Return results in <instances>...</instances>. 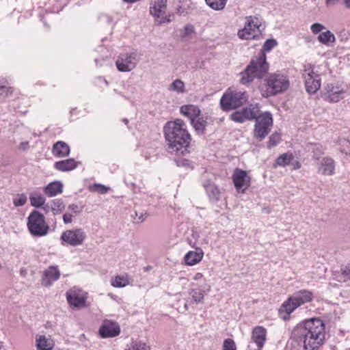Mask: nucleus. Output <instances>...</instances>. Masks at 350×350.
I'll use <instances>...</instances> for the list:
<instances>
[{
    "instance_id": "f257e3e1",
    "label": "nucleus",
    "mask_w": 350,
    "mask_h": 350,
    "mask_svg": "<svg viewBox=\"0 0 350 350\" xmlns=\"http://www.w3.org/2000/svg\"><path fill=\"white\" fill-rule=\"evenodd\" d=\"M163 133L168 152L175 154L189 152L191 137L183 120L176 119L166 122L163 126Z\"/></svg>"
},
{
    "instance_id": "f03ea898",
    "label": "nucleus",
    "mask_w": 350,
    "mask_h": 350,
    "mask_svg": "<svg viewBox=\"0 0 350 350\" xmlns=\"http://www.w3.org/2000/svg\"><path fill=\"white\" fill-rule=\"evenodd\" d=\"M293 334L304 350H317L323 343L325 324L319 319H307L294 328Z\"/></svg>"
},
{
    "instance_id": "7ed1b4c3",
    "label": "nucleus",
    "mask_w": 350,
    "mask_h": 350,
    "mask_svg": "<svg viewBox=\"0 0 350 350\" xmlns=\"http://www.w3.org/2000/svg\"><path fill=\"white\" fill-rule=\"evenodd\" d=\"M269 70V64L266 62V55L261 53L258 57L253 58L245 69L241 72L240 83L247 85L255 78H262Z\"/></svg>"
},
{
    "instance_id": "20e7f679",
    "label": "nucleus",
    "mask_w": 350,
    "mask_h": 350,
    "mask_svg": "<svg viewBox=\"0 0 350 350\" xmlns=\"http://www.w3.org/2000/svg\"><path fill=\"white\" fill-rule=\"evenodd\" d=\"M313 294L308 290H301L293 294L286 301H285L280 308L279 314L284 320L289 319L290 314L300 306L312 301Z\"/></svg>"
},
{
    "instance_id": "39448f33",
    "label": "nucleus",
    "mask_w": 350,
    "mask_h": 350,
    "mask_svg": "<svg viewBox=\"0 0 350 350\" xmlns=\"http://www.w3.org/2000/svg\"><path fill=\"white\" fill-rule=\"evenodd\" d=\"M288 77L278 73H271L265 79L266 90L262 93L263 97L268 98L286 91L289 87Z\"/></svg>"
},
{
    "instance_id": "423d86ee",
    "label": "nucleus",
    "mask_w": 350,
    "mask_h": 350,
    "mask_svg": "<svg viewBox=\"0 0 350 350\" xmlns=\"http://www.w3.org/2000/svg\"><path fill=\"white\" fill-rule=\"evenodd\" d=\"M349 88L341 81L327 83L321 91L322 98L329 103H335L344 99L348 94Z\"/></svg>"
},
{
    "instance_id": "0eeeda50",
    "label": "nucleus",
    "mask_w": 350,
    "mask_h": 350,
    "mask_svg": "<svg viewBox=\"0 0 350 350\" xmlns=\"http://www.w3.org/2000/svg\"><path fill=\"white\" fill-rule=\"evenodd\" d=\"M272 114L269 111L262 112L255 120L253 137L258 142L262 141L270 133L273 127Z\"/></svg>"
},
{
    "instance_id": "6e6552de",
    "label": "nucleus",
    "mask_w": 350,
    "mask_h": 350,
    "mask_svg": "<svg viewBox=\"0 0 350 350\" xmlns=\"http://www.w3.org/2000/svg\"><path fill=\"white\" fill-rule=\"evenodd\" d=\"M167 0H150L149 14L154 18V23L161 25L172 22L171 14H167Z\"/></svg>"
},
{
    "instance_id": "1a4fd4ad",
    "label": "nucleus",
    "mask_w": 350,
    "mask_h": 350,
    "mask_svg": "<svg viewBox=\"0 0 350 350\" xmlns=\"http://www.w3.org/2000/svg\"><path fill=\"white\" fill-rule=\"evenodd\" d=\"M247 100L245 92L227 91L220 99V105L224 111H230L243 105Z\"/></svg>"
},
{
    "instance_id": "9d476101",
    "label": "nucleus",
    "mask_w": 350,
    "mask_h": 350,
    "mask_svg": "<svg viewBox=\"0 0 350 350\" xmlns=\"http://www.w3.org/2000/svg\"><path fill=\"white\" fill-rule=\"evenodd\" d=\"M27 227L30 233L35 237L45 236L49 230L44 216L37 211H32L29 215Z\"/></svg>"
},
{
    "instance_id": "9b49d317",
    "label": "nucleus",
    "mask_w": 350,
    "mask_h": 350,
    "mask_svg": "<svg viewBox=\"0 0 350 350\" xmlns=\"http://www.w3.org/2000/svg\"><path fill=\"white\" fill-rule=\"evenodd\" d=\"M139 61V55L137 51L121 53L116 61V66L120 72H130L133 70Z\"/></svg>"
},
{
    "instance_id": "f8f14e48",
    "label": "nucleus",
    "mask_w": 350,
    "mask_h": 350,
    "mask_svg": "<svg viewBox=\"0 0 350 350\" xmlns=\"http://www.w3.org/2000/svg\"><path fill=\"white\" fill-rule=\"evenodd\" d=\"M258 104H250L241 110L233 112L230 115V119L238 123H243L246 120H256L261 113Z\"/></svg>"
},
{
    "instance_id": "ddd939ff",
    "label": "nucleus",
    "mask_w": 350,
    "mask_h": 350,
    "mask_svg": "<svg viewBox=\"0 0 350 350\" xmlns=\"http://www.w3.org/2000/svg\"><path fill=\"white\" fill-rule=\"evenodd\" d=\"M303 77L306 91L312 94H314L321 87L319 75L314 72V68L311 65H305Z\"/></svg>"
},
{
    "instance_id": "4468645a",
    "label": "nucleus",
    "mask_w": 350,
    "mask_h": 350,
    "mask_svg": "<svg viewBox=\"0 0 350 350\" xmlns=\"http://www.w3.org/2000/svg\"><path fill=\"white\" fill-rule=\"evenodd\" d=\"M260 26L258 18L248 16L244 28L238 31V36L243 40L255 39L260 34Z\"/></svg>"
},
{
    "instance_id": "2eb2a0df",
    "label": "nucleus",
    "mask_w": 350,
    "mask_h": 350,
    "mask_svg": "<svg viewBox=\"0 0 350 350\" xmlns=\"http://www.w3.org/2000/svg\"><path fill=\"white\" fill-rule=\"evenodd\" d=\"M85 238L86 234L83 229L75 228L64 231L60 239L70 246L76 247L82 245Z\"/></svg>"
},
{
    "instance_id": "dca6fc26",
    "label": "nucleus",
    "mask_w": 350,
    "mask_h": 350,
    "mask_svg": "<svg viewBox=\"0 0 350 350\" xmlns=\"http://www.w3.org/2000/svg\"><path fill=\"white\" fill-rule=\"evenodd\" d=\"M232 180L238 192L244 193L250 186L251 178L243 170L236 168L232 174Z\"/></svg>"
},
{
    "instance_id": "f3484780",
    "label": "nucleus",
    "mask_w": 350,
    "mask_h": 350,
    "mask_svg": "<svg viewBox=\"0 0 350 350\" xmlns=\"http://www.w3.org/2000/svg\"><path fill=\"white\" fill-rule=\"evenodd\" d=\"M68 304L76 308H82L85 306V301L88 298L87 293L77 288H72L66 293Z\"/></svg>"
},
{
    "instance_id": "a211bd4d",
    "label": "nucleus",
    "mask_w": 350,
    "mask_h": 350,
    "mask_svg": "<svg viewBox=\"0 0 350 350\" xmlns=\"http://www.w3.org/2000/svg\"><path fill=\"white\" fill-rule=\"evenodd\" d=\"M120 333V327L116 321L105 319L99 328L98 334L103 338H113Z\"/></svg>"
},
{
    "instance_id": "6ab92c4d",
    "label": "nucleus",
    "mask_w": 350,
    "mask_h": 350,
    "mask_svg": "<svg viewBox=\"0 0 350 350\" xmlns=\"http://www.w3.org/2000/svg\"><path fill=\"white\" fill-rule=\"evenodd\" d=\"M60 277V271L57 266H50L44 272L41 278V284L49 287Z\"/></svg>"
},
{
    "instance_id": "aec40b11",
    "label": "nucleus",
    "mask_w": 350,
    "mask_h": 350,
    "mask_svg": "<svg viewBox=\"0 0 350 350\" xmlns=\"http://www.w3.org/2000/svg\"><path fill=\"white\" fill-rule=\"evenodd\" d=\"M191 288L189 293L191 297V302L196 304L202 303L204 299V296L210 291V286L205 285L201 286H196L194 283L191 284Z\"/></svg>"
},
{
    "instance_id": "412c9836",
    "label": "nucleus",
    "mask_w": 350,
    "mask_h": 350,
    "mask_svg": "<svg viewBox=\"0 0 350 350\" xmlns=\"http://www.w3.org/2000/svg\"><path fill=\"white\" fill-rule=\"evenodd\" d=\"M251 339L258 350H261L267 340V329L262 326H256L253 328Z\"/></svg>"
},
{
    "instance_id": "4be33fe9",
    "label": "nucleus",
    "mask_w": 350,
    "mask_h": 350,
    "mask_svg": "<svg viewBox=\"0 0 350 350\" xmlns=\"http://www.w3.org/2000/svg\"><path fill=\"white\" fill-rule=\"evenodd\" d=\"M319 173L323 176H332L335 171V162L330 157L323 158L318 168Z\"/></svg>"
},
{
    "instance_id": "5701e85b",
    "label": "nucleus",
    "mask_w": 350,
    "mask_h": 350,
    "mask_svg": "<svg viewBox=\"0 0 350 350\" xmlns=\"http://www.w3.org/2000/svg\"><path fill=\"white\" fill-rule=\"evenodd\" d=\"M203 256L202 250L196 248L194 251L187 252L184 257V260L187 265L192 266L200 262Z\"/></svg>"
},
{
    "instance_id": "b1692460",
    "label": "nucleus",
    "mask_w": 350,
    "mask_h": 350,
    "mask_svg": "<svg viewBox=\"0 0 350 350\" xmlns=\"http://www.w3.org/2000/svg\"><path fill=\"white\" fill-rule=\"evenodd\" d=\"M203 186L211 201L217 202L220 198V191L217 186L211 180H206Z\"/></svg>"
},
{
    "instance_id": "393cba45",
    "label": "nucleus",
    "mask_w": 350,
    "mask_h": 350,
    "mask_svg": "<svg viewBox=\"0 0 350 350\" xmlns=\"http://www.w3.org/2000/svg\"><path fill=\"white\" fill-rule=\"evenodd\" d=\"M70 147L68 145L62 141H59L54 144L53 146L52 152L53 154L56 157H65L70 153Z\"/></svg>"
},
{
    "instance_id": "a878e982",
    "label": "nucleus",
    "mask_w": 350,
    "mask_h": 350,
    "mask_svg": "<svg viewBox=\"0 0 350 350\" xmlns=\"http://www.w3.org/2000/svg\"><path fill=\"white\" fill-rule=\"evenodd\" d=\"M78 163L74 159H68L55 162L54 167L59 171L68 172L75 169Z\"/></svg>"
},
{
    "instance_id": "bb28decb",
    "label": "nucleus",
    "mask_w": 350,
    "mask_h": 350,
    "mask_svg": "<svg viewBox=\"0 0 350 350\" xmlns=\"http://www.w3.org/2000/svg\"><path fill=\"white\" fill-rule=\"evenodd\" d=\"M180 111V113L187 117L191 122L200 116L201 113L200 109L197 106L193 105L182 106Z\"/></svg>"
},
{
    "instance_id": "cd10ccee",
    "label": "nucleus",
    "mask_w": 350,
    "mask_h": 350,
    "mask_svg": "<svg viewBox=\"0 0 350 350\" xmlns=\"http://www.w3.org/2000/svg\"><path fill=\"white\" fill-rule=\"evenodd\" d=\"M63 185L59 181H55L48 184L44 187V193L49 197H53L62 192Z\"/></svg>"
},
{
    "instance_id": "c85d7f7f",
    "label": "nucleus",
    "mask_w": 350,
    "mask_h": 350,
    "mask_svg": "<svg viewBox=\"0 0 350 350\" xmlns=\"http://www.w3.org/2000/svg\"><path fill=\"white\" fill-rule=\"evenodd\" d=\"M36 342V347L38 350H52V344L44 335L37 336Z\"/></svg>"
},
{
    "instance_id": "c756f323",
    "label": "nucleus",
    "mask_w": 350,
    "mask_h": 350,
    "mask_svg": "<svg viewBox=\"0 0 350 350\" xmlns=\"http://www.w3.org/2000/svg\"><path fill=\"white\" fill-rule=\"evenodd\" d=\"M129 284L127 275H119L111 280V284L116 288H122L126 286Z\"/></svg>"
},
{
    "instance_id": "7c9ffc66",
    "label": "nucleus",
    "mask_w": 350,
    "mask_h": 350,
    "mask_svg": "<svg viewBox=\"0 0 350 350\" xmlns=\"http://www.w3.org/2000/svg\"><path fill=\"white\" fill-rule=\"evenodd\" d=\"M334 278L339 282H345L350 280V269L347 267L342 268L340 271L335 272Z\"/></svg>"
},
{
    "instance_id": "2f4dec72",
    "label": "nucleus",
    "mask_w": 350,
    "mask_h": 350,
    "mask_svg": "<svg viewBox=\"0 0 350 350\" xmlns=\"http://www.w3.org/2000/svg\"><path fill=\"white\" fill-rule=\"evenodd\" d=\"M335 40L334 35L330 31L323 32L318 36V40L325 45H329V43L334 42Z\"/></svg>"
},
{
    "instance_id": "473e14b6",
    "label": "nucleus",
    "mask_w": 350,
    "mask_h": 350,
    "mask_svg": "<svg viewBox=\"0 0 350 350\" xmlns=\"http://www.w3.org/2000/svg\"><path fill=\"white\" fill-rule=\"evenodd\" d=\"M228 0H205L206 3L213 10L220 11L224 9Z\"/></svg>"
},
{
    "instance_id": "72a5a7b5",
    "label": "nucleus",
    "mask_w": 350,
    "mask_h": 350,
    "mask_svg": "<svg viewBox=\"0 0 350 350\" xmlns=\"http://www.w3.org/2000/svg\"><path fill=\"white\" fill-rule=\"evenodd\" d=\"M185 83L180 79L174 80L169 86L168 90L171 92H176L178 94L184 93L185 92Z\"/></svg>"
},
{
    "instance_id": "f704fd0d",
    "label": "nucleus",
    "mask_w": 350,
    "mask_h": 350,
    "mask_svg": "<svg viewBox=\"0 0 350 350\" xmlns=\"http://www.w3.org/2000/svg\"><path fill=\"white\" fill-rule=\"evenodd\" d=\"M293 159L294 157L292 153H284L277 158L275 164L284 167L288 165Z\"/></svg>"
},
{
    "instance_id": "c9c22d12",
    "label": "nucleus",
    "mask_w": 350,
    "mask_h": 350,
    "mask_svg": "<svg viewBox=\"0 0 350 350\" xmlns=\"http://www.w3.org/2000/svg\"><path fill=\"white\" fill-rule=\"evenodd\" d=\"M192 126L198 133H203L206 126V122L203 118L198 116L191 122Z\"/></svg>"
},
{
    "instance_id": "e433bc0d",
    "label": "nucleus",
    "mask_w": 350,
    "mask_h": 350,
    "mask_svg": "<svg viewBox=\"0 0 350 350\" xmlns=\"http://www.w3.org/2000/svg\"><path fill=\"white\" fill-rule=\"evenodd\" d=\"M29 199L31 204L35 207H40L45 202V198L40 194H31Z\"/></svg>"
},
{
    "instance_id": "4c0bfd02",
    "label": "nucleus",
    "mask_w": 350,
    "mask_h": 350,
    "mask_svg": "<svg viewBox=\"0 0 350 350\" xmlns=\"http://www.w3.org/2000/svg\"><path fill=\"white\" fill-rule=\"evenodd\" d=\"M51 207L53 214L57 215L62 212L65 205L62 200L55 199L51 202Z\"/></svg>"
},
{
    "instance_id": "58836bf2",
    "label": "nucleus",
    "mask_w": 350,
    "mask_h": 350,
    "mask_svg": "<svg viewBox=\"0 0 350 350\" xmlns=\"http://www.w3.org/2000/svg\"><path fill=\"white\" fill-rule=\"evenodd\" d=\"M88 189L91 192H96L100 194H105L107 193L110 189L109 187L99 183H94L91 185L89 186Z\"/></svg>"
},
{
    "instance_id": "ea45409f",
    "label": "nucleus",
    "mask_w": 350,
    "mask_h": 350,
    "mask_svg": "<svg viewBox=\"0 0 350 350\" xmlns=\"http://www.w3.org/2000/svg\"><path fill=\"white\" fill-rule=\"evenodd\" d=\"M281 141V135L279 133L275 132L271 135L267 142V148H271L278 145Z\"/></svg>"
},
{
    "instance_id": "a19ab883",
    "label": "nucleus",
    "mask_w": 350,
    "mask_h": 350,
    "mask_svg": "<svg viewBox=\"0 0 350 350\" xmlns=\"http://www.w3.org/2000/svg\"><path fill=\"white\" fill-rule=\"evenodd\" d=\"M129 350H150V347L142 342H133L129 347Z\"/></svg>"
},
{
    "instance_id": "79ce46f5",
    "label": "nucleus",
    "mask_w": 350,
    "mask_h": 350,
    "mask_svg": "<svg viewBox=\"0 0 350 350\" xmlns=\"http://www.w3.org/2000/svg\"><path fill=\"white\" fill-rule=\"evenodd\" d=\"M27 200V196L25 193H22L14 198L13 204L15 206H22L26 204Z\"/></svg>"
},
{
    "instance_id": "37998d69",
    "label": "nucleus",
    "mask_w": 350,
    "mask_h": 350,
    "mask_svg": "<svg viewBox=\"0 0 350 350\" xmlns=\"http://www.w3.org/2000/svg\"><path fill=\"white\" fill-rule=\"evenodd\" d=\"M223 350H237L234 341L232 338H226L224 340L222 346Z\"/></svg>"
},
{
    "instance_id": "c03bdc74",
    "label": "nucleus",
    "mask_w": 350,
    "mask_h": 350,
    "mask_svg": "<svg viewBox=\"0 0 350 350\" xmlns=\"http://www.w3.org/2000/svg\"><path fill=\"white\" fill-rule=\"evenodd\" d=\"M12 94V89L5 85H0V95L4 98H9Z\"/></svg>"
},
{
    "instance_id": "a18cd8bd",
    "label": "nucleus",
    "mask_w": 350,
    "mask_h": 350,
    "mask_svg": "<svg viewBox=\"0 0 350 350\" xmlns=\"http://www.w3.org/2000/svg\"><path fill=\"white\" fill-rule=\"evenodd\" d=\"M340 151L350 155V142L346 139L340 141Z\"/></svg>"
},
{
    "instance_id": "49530a36",
    "label": "nucleus",
    "mask_w": 350,
    "mask_h": 350,
    "mask_svg": "<svg viewBox=\"0 0 350 350\" xmlns=\"http://www.w3.org/2000/svg\"><path fill=\"white\" fill-rule=\"evenodd\" d=\"M277 45V42L274 39H269L265 41L263 44L262 49L264 51H270L274 46Z\"/></svg>"
},
{
    "instance_id": "de8ad7c7",
    "label": "nucleus",
    "mask_w": 350,
    "mask_h": 350,
    "mask_svg": "<svg viewBox=\"0 0 350 350\" xmlns=\"http://www.w3.org/2000/svg\"><path fill=\"white\" fill-rule=\"evenodd\" d=\"M323 29H325V27L320 24V23H314L311 25L310 29L312 32L314 34H317L319 32H321Z\"/></svg>"
},
{
    "instance_id": "09e8293b",
    "label": "nucleus",
    "mask_w": 350,
    "mask_h": 350,
    "mask_svg": "<svg viewBox=\"0 0 350 350\" xmlns=\"http://www.w3.org/2000/svg\"><path fill=\"white\" fill-rule=\"evenodd\" d=\"M313 151L314 152V154L319 157L323 153V149L321 146L319 144H315L313 148Z\"/></svg>"
},
{
    "instance_id": "8fccbe9b",
    "label": "nucleus",
    "mask_w": 350,
    "mask_h": 350,
    "mask_svg": "<svg viewBox=\"0 0 350 350\" xmlns=\"http://www.w3.org/2000/svg\"><path fill=\"white\" fill-rule=\"evenodd\" d=\"M63 220L65 224H70L72 221V215L70 213H65L63 215Z\"/></svg>"
},
{
    "instance_id": "3c124183",
    "label": "nucleus",
    "mask_w": 350,
    "mask_h": 350,
    "mask_svg": "<svg viewBox=\"0 0 350 350\" xmlns=\"http://www.w3.org/2000/svg\"><path fill=\"white\" fill-rule=\"evenodd\" d=\"M178 166H185V167H189L190 166V161L187 159H183L177 163Z\"/></svg>"
},
{
    "instance_id": "603ef678",
    "label": "nucleus",
    "mask_w": 350,
    "mask_h": 350,
    "mask_svg": "<svg viewBox=\"0 0 350 350\" xmlns=\"http://www.w3.org/2000/svg\"><path fill=\"white\" fill-rule=\"evenodd\" d=\"M204 278V275L202 273L198 272V273H196L193 277V280H195V281H199V280H201Z\"/></svg>"
},
{
    "instance_id": "864d4df0",
    "label": "nucleus",
    "mask_w": 350,
    "mask_h": 350,
    "mask_svg": "<svg viewBox=\"0 0 350 350\" xmlns=\"http://www.w3.org/2000/svg\"><path fill=\"white\" fill-rule=\"evenodd\" d=\"M68 209L73 211L75 213H79V207L77 205L72 204L68 206Z\"/></svg>"
},
{
    "instance_id": "5fc2aeb1",
    "label": "nucleus",
    "mask_w": 350,
    "mask_h": 350,
    "mask_svg": "<svg viewBox=\"0 0 350 350\" xmlns=\"http://www.w3.org/2000/svg\"><path fill=\"white\" fill-rule=\"evenodd\" d=\"M341 0H325V3L328 5H334L336 3H340Z\"/></svg>"
},
{
    "instance_id": "6e6d98bb",
    "label": "nucleus",
    "mask_w": 350,
    "mask_h": 350,
    "mask_svg": "<svg viewBox=\"0 0 350 350\" xmlns=\"http://www.w3.org/2000/svg\"><path fill=\"white\" fill-rule=\"evenodd\" d=\"M340 3L345 5L346 8L350 9V0H341Z\"/></svg>"
},
{
    "instance_id": "4d7b16f0",
    "label": "nucleus",
    "mask_w": 350,
    "mask_h": 350,
    "mask_svg": "<svg viewBox=\"0 0 350 350\" xmlns=\"http://www.w3.org/2000/svg\"><path fill=\"white\" fill-rule=\"evenodd\" d=\"M176 13L179 15H182L185 13V9L183 8L181 6H178L176 8Z\"/></svg>"
},
{
    "instance_id": "13d9d810",
    "label": "nucleus",
    "mask_w": 350,
    "mask_h": 350,
    "mask_svg": "<svg viewBox=\"0 0 350 350\" xmlns=\"http://www.w3.org/2000/svg\"><path fill=\"white\" fill-rule=\"evenodd\" d=\"M293 168L295 170H297V169H299L301 167V164L299 161H295L294 163H293Z\"/></svg>"
},
{
    "instance_id": "bf43d9fd",
    "label": "nucleus",
    "mask_w": 350,
    "mask_h": 350,
    "mask_svg": "<svg viewBox=\"0 0 350 350\" xmlns=\"http://www.w3.org/2000/svg\"><path fill=\"white\" fill-rule=\"evenodd\" d=\"M183 309H184V311L189 310V304L187 302H185L184 304Z\"/></svg>"
},
{
    "instance_id": "052dcab7",
    "label": "nucleus",
    "mask_w": 350,
    "mask_h": 350,
    "mask_svg": "<svg viewBox=\"0 0 350 350\" xmlns=\"http://www.w3.org/2000/svg\"><path fill=\"white\" fill-rule=\"evenodd\" d=\"M123 121H124V122L125 124H127V123H128V120H127V119H124Z\"/></svg>"
},
{
    "instance_id": "680f3d73",
    "label": "nucleus",
    "mask_w": 350,
    "mask_h": 350,
    "mask_svg": "<svg viewBox=\"0 0 350 350\" xmlns=\"http://www.w3.org/2000/svg\"><path fill=\"white\" fill-rule=\"evenodd\" d=\"M180 280H185V278H180Z\"/></svg>"
},
{
    "instance_id": "e2e57ef3",
    "label": "nucleus",
    "mask_w": 350,
    "mask_h": 350,
    "mask_svg": "<svg viewBox=\"0 0 350 350\" xmlns=\"http://www.w3.org/2000/svg\"><path fill=\"white\" fill-rule=\"evenodd\" d=\"M188 27H189L188 26L185 27L186 30L188 29Z\"/></svg>"
},
{
    "instance_id": "0e129e2a",
    "label": "nucleus",
    "mask_w": 350,
    "mask_h": 350,
    "mask_svg": "<svg viewBox=\"0 0 350 350\" xmlns=\"http://www.w3.org/2000/svg\"><path fill=\"white\" fill-rule=\"evenodd\" d=\"M345 350H350V348H347Z\"/></svg>"
}]
</instances>
